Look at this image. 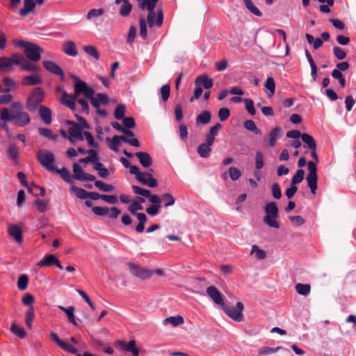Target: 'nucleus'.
I'll return each instance as SVG.
<instances>
[{
	"mask_svg": "<svg viewBox=\"0 0 356 356\" xmlns=\"http://www.w3.org/2000/svg\"><path fill=\"white\" fill-rule=\"evenodd\" d=\"M305 171L302 169L298 170L296 174L293 176L291 183L293 185L300 184L304 179Z\"/></svg>",
	"mask_w": 356,
	"mask_h": 356,
	"instance_id": "5fc2aeb1",
	"label": "nucleus"
},
{
	"mask_svg": "<svg viewBox=\"0 0 356 356\" xmlns=\"http://www.w3.org/2000/svg\"><path fill=\"white\" fill-rule=\"evenodd\" d=\"M126 112V106L124 104H119L115 108V112H114V117L117 120H122L124 118V114Z\"/></svg>",
	"mask_w": 356,
	"mask_h": 356,
	"instance_id": "bf43d9fd",
	"label": "nucleus"
},
{
	"mask_svg": "<svg viewBox=\"0 0 356 356\" xmlns=\"http://www.w3.org/2000/svg\"><path fill=\"white\" fill-rule=\"evenodd\" d=\"M56 265L59 269H63V266L54 254H47L40 260L38 266L40 267L51 266Z\"/></svg>",
	"mask_w": 356,
	"mask_h": 356,
	"instance_id": "f8f14e48",
	"label": "nucleus"
},
{
	"mask_svg": "<svg viewBox=\"0 0 356 356\" xmlns=\"http://www.w3.org/2000/svg\"><path fill=\"white\" fill-rule=\"evenodd\" d=\"M138 181L151 188H154L158 186L156 179L153 177L150 172H145V175L142 176Z\"/></svg>",
	"mask_w": 356,
	"mask_h": 356,
	"instance_id": "393cba45",
	"label": "nucleus"
},
{
	"mask_svg": "<svg viewBox=\"0 0 356 356\" xmlns=\"http://www.w3.org/2000/svg\"><path fill=\"white\" fill-rule=\"evenodd\" d=\"M244 127L249 131H253L257 135L261 134V131L257 129L255 122L252 120L245 121Z\"/></svg>",
	"mask_w": 356,
	"mask_h": 356,
	"instance_id": "09e8293b",
	"label": "nucleus"
},
{
	"mask_svg": "<svg viewBox=\"0 0 356 356\" xmlns=\"http://www.w3.org/2000/svg\"><path fill=\"white\" fill-rule=\"evenodd\" d=\"M35 3L33 0H24V7L20 9L19 14L22 17H26L34 10Z\"/></svg>",
	"mask_w": 356,
	"mask_h": 356,
	"instance_id": "bb28decb",
	"label": "nucleus"
},
{
	"mask_svg": "<svg viewBox=\"0 0 356 356\" xmlns=\"http://www.w3.org/2000/svg\"><path fill=\"white\" fill-rule=\"evenodd\" d=\"M296 290L298 293L302 296H307L311 290V286L308 284H297L296 285Z\"/></svg>",
	"mask_w": 356,
	"mask_h": 356,
	"instance_id": "a18cd8bd",
	"label": "nucleus"
},
{
	"mask_svg": "<svg viewBox=\"0 0 356 356\" xmlns=\"http://www.w3.org/2000/svg\"><path fill=\"white\" fill-rule=\"evenodd\" d=\"M195 86H202L204 88L208 90L213 87V81L207 74H204L195 79Z\"/></svg>",
	"mask_w": 356,
	"mask_h": 356,
	"instance_id": "aec40b11",
	"label": "nucleus"
},
{
	"mask_svg": "<svg viewBox=\"0 0 356 356\" xmlns=\"http://www.w3.org/2000/svg\"><path fill=\"white\" fill-rule=\"evenodd\" d=\"M7 154L9 158L12 159L15 163L18 162L19 150L15 144L9 145L7 149Z\"/></svg>",
	"mask_w": 356,
	"mask_h": 356,
	"instance_id": "e433bc0d",
	"label": "nucleus"
},
{
	"mask_svg": "<svg viewBox=\"0 0 356 356\" xmlns=\"http://www.w3.org/2000/svg\"><path fill=\"white\" fill-rule=\"evenodd\" d=\"M63 51L65 54L70 56L74 57L78 54L76 44L72 40H67L64 42Z\"/></svg>",
	"mask_w": 356,
	"mask_h": 356,
	"instance_id": "b1692460",
	"label": "nucleus"
},
{
	"mask_svg": "<svg viewBox=\"0 0 356 356\" xmlns=\"http://www.w3.org/2000/svg\"><path fill=\"white\" fill-rule=\"evenodd\" d=\"M248 10L256 16H262L261 12L254 6L252 0H243Z\"/></svg>",
	"mask_w": 356,
	"mask_h": 356,
	"instance_id": "79ce46f5",
	"label": "nucleus"
},
{
	"mask_svg": "<svg viewBox=\"0 0 356 356\" xmlns=\"http://www.w3.org/2000/svg\"><path fill=\"white\" fill-rule=\"evenodd\" d=\"M87 86H88V84L83 81H79L77 83H74V94L76 97H78V95H79L81 94H83Z\"/></svg>",
	"mask_w": 356,
	"mask_h": 356,
	"instance_id": "de8ad7c7",
	"label": "nucleus"
},
{
	"mask_svg": "<svg viewBox=\"0 0 356 356\" xmlns=\"http://www.w3.org/2000/svg\"><path fill=\"white\" fill-rule=\"evenodd\" d=\"M159 0H143V2L139 3V8L142 10L147 9L148 15L147 17V22L149 27H152L154 24L157 27H161L163 22V13L162 9L157 10L156 14L154 8Z\"/></svg>",
	"mask_w": 356,
	"mask_h": 356,
	"instance_id": "f03ea898",
	"label": "nucleus"
},
{
	"mask_svg": "<svg viewBox=\"0 0 356 356\" xmlns=\"http://www.w3.org/2000/svg\"><path fill=\"white\" fill-rule=\"evenodd\" d=\"M115 344L123 350L132 353L133 356H139V349L136 347L135 340H131L127 343L121 340H117Z\"/></svg>",
	"mask_w": 356,
	"mask_h": 356,
	"instance_id": "2eb2a0df",
	"label": "nucleus"
},
{
	"mask_svg": "<svg viewBox=\"0 0 356 356\" xmlns=\"http://www.w3.org/2000/svg\"><path fill=\"white\" fill-rule=\"evenodd\" d=\"M104 12H105L104 9H103V8H98V9L93 8V9H91L87 13L86 19L88 21L94 20V19L101 17L102 15H103Z\"/></svg>",
	"mask_w": 356,
	"mask_h": 356,
	"instance_id": "4c0bfd02",
	"label": "nucleus"
},
{
	"mask_svg": "<svg viewBox=\"0 0 356 356\" xmlns=\"http://www.w3.org/2000/svg\"><path fill=\"white\" fill-rule=\"evenodd\" d=\"M132 10V5L129 1H127V3H122L121 6L119 13L120 15L123 17L129 16L131 11Z\"/></svg>",
	"mask_w": 356,
	"mask_h": 356,
	"instance_id": "052dcab7",
	"label": "nucleus"
},
{
	"mask_svg": "<svg viewBox=\"0 0 356 356\" xmlns=\"http://www.w3.org/2000/svg\"><path fill=\"white\" fill-rule=\"evenodd\" d=\"M51 339L62 349L65 350V351L76 354L78 350L77 349L73 346L72 345L65 342L63 340H61L58 334L55 332H51Z\"/></svg>",
	"mask_w": 356,
	"mask_h": 356,
	"instance_id": "ddd939ff",
	"label": "nucleus"
},
{
	"mask_svg": "<svg viewBox=\"0 0 356 356\" xmlns=\"http://www.w3.org/2000/svg\"><path fill=\"white\" fill-rule=\"evenodd\" d=\"M38 113L41 120L45 124H50L52 122V112L51 109L44 105L39 106Z\"/></svg>",
	"mask_w": 356,
	"mask_h": 356,
	"instance_id": "6ab92c4d",
	"label": "nucleus"
},
{
	"mask_svg": "<svg viewBox=\"0 0 356 356\" xmlns=\"http://www.w3.org/2000/svg\"><path fill=\"white\" fill-rule=\"evenodd\" d=\"M92 212L99 216H106L108 214L109 208L106 207H93Z\"/></svg>",
	"mask_w": 356,
	"mask_h": 356,
	"instance_id": "e2e57ef3",
	"label": "nucleus"
},
{
	"mask_svg": "<svg viewBox=\"0 0 356 356\" xmlns=\"http://www.w3.org/2000/svg\"><path fill=\"white\" fill-rule=\"evenodd\" d=\"M266 216L264 217V222L270 227L278 229L280 225L277 221L279 218V209L277 203L271 202L266 204L264 207Z\"/></svg>",
	"mask_w": 356,
	"mask_h": 356,
	"instance_id": "7ed1b4c3",
	"label": "nucleus"
},
{
	"mask_svg": "<svg viewBox=\"0 0 356 356\" xmlns=\"http://www.w3.org/2000/svg\"><path fill=\"white\" fill-rule=\"evenodd\" d=\"M109 98L108 96L105 93H97L96 96L93 98H91V104L92 105L98 108L100 104H107L108 103Z\"/></svg>",
	"mask_w": 356,
	"mask_h": 356,
	"instance_id": "5701e85b",
	"label": "nucleus"
},
{
	"mask_svg": "<svg viewBox=\"0 0 356 356\" xmlns=\"http://www.w3.org/2000/svg\"><path fill=\"white\" fill-rule=\"evenodd\" d=\"M21 68L23 70L27 72H38L40 70V67L31 64L29 61L24 60V63H22Z\"/></svg>",
	"mask_w": 356,
	"mask_h": 356,
	"instance_id": "69168bd1",
	"label": "nucleus"
},
{
	"mask_svg": "<svg viewBox=\"0 0 356 356\" xmlns=\"http://www.w3.org/2000/svg\"><path fill=\"white\" fill-rule=\"evenodd\" d=\"M283 348L282 346H277L276 348H270V347H262L258 350L259 355H268L273 354L278 351L280 349H282Z\"/></svg>",
	"mask_w": 356,
	"mask_h": 356,
	"instance_id": "4d7b16f0",
	"label": "nucleus"
},
{
	"mask_svg": "<svg viewBox=\"0 0 356 356\" xmlns=\"http://www.w3.org/2000/svg\"><path fill=\"white\" fill-rule=\"evenodd\" d=\"M168 323H170L173 326L176 327V326L184 324V318L180 315H177L175 316H170V317L165 318L163 321L164 325H167Z\"/></svg>",
	"mask_w": 356,
	"mask_h": 356,
	"instance_id": "f704fd0d",
	"label": "nucleus"
},
{
	"mask_svg": "<svg viewBox=\"0 0 356 356\" xmlns=\"http://www.w3.org/2000/svg\"><path fill=\"white\" fill-rule=\"evenodd\" d=\"M72 168L74 179L82 181H95L96 177L92 175L84 172L81 167L78 163H74Z\"/></svg>",
	"mask_w": 356,
	"mask_h": 356,
	"instance_id": "9b49d317",
	"label": "nucleus"
},
{
	"mask_svg": "<svg viewBox=\"0 0 356 356\" xmlns=\"http://www.w3.org/2000/svg\"><path fill=\"white\" fill-rule=\"evenodd\" d=\"M123 136H114L112 139L107 138V141H109L108 147L113 151L118 152V147L120 145V141H122Z\"/></svg>",
	"mask_w": 356,
	"mask_h": 356,
	"instance_id": "c9c22d12",
	"label": "nucleus"
},
{
	"mask_svg": "<svg viewBox=\"0 0 356 356\" xmlns=\"http://www.w3.org/2000/svg\"><path fill=\"white\" fill-rule=\"evenodd\" d=\"M250 254H254L256 259L259 260H263L266 257V252L260 249L257 245H253L252 246Z\"/></svg>",
	"mask_w": 356,
	"mask_h": 356,
	"instance_id": "37998d69",
	"label": "nucleus"
},
{
	"mask_svg": "<svg viewBox=\"0 0 356 356\" xmlns=\"http://www.w3.org/2000/svg\"><path fill=\"white\" fill-rule=\"evenodd\" d=\"M222 129V125L220 123H216L214 126L210 128L209 132L207 135L206 140L213 144L215 137L218 135V132Z\"/></svg>",
	"mask_w": 356,
	"mask_h": 356,
	"instance_id": "c756f323",
	"label": "nucleus"
},
{
	"mask_svg": "<svg viewBox=\"0 0 356 356\" xmlns=\"http://www.w3.org/2000/svg\"><path fill=\"white\" fill-rule=\"evenodd\" d=\"M65 123L68 125H71L68 129L70 134L68 139L72 143H75L74 138H76L79 140H83L82 129L79 124L68 120L65 121Z\"/></svg>",
	"mask_w": 356,
	"mask_h": 356,
	"instance_id": "6e6552de",
	"label": "nucleus"
},
{
	"mask_svg": "<svg viewBox=\"0 0 356 356\" xmlns=\"http://www.w3.org/2000/svg\"><path fill=\"white\" fill-rule=\"evenodd\" d=\"M139 26H140V36L143 39L146 40L147 38V22L143 17H140L139 19Z\"/></svg>",
	"mask_w": 356,
	"mask_h": 356,
	"instance_id": "49530a36",
	"label": "nucleus"
},
{
	"mask_svg": "<svg viewBox=\"0 0 356 356\" xmlns=\"http://www.w3.org/2000/svg\"><path fill=\"white\" fill-rule=\"evenodd\" d=\"M58 308L66 314L68 321L70 323L73 324L74 325H77V323L75 321L74 307H65L63 306H58Z\"/></svg>",
	"mask_w": 356,
	"mask_h": 356,
	"instance_id": "473e14b6",
	"label": "nucleus"
},
{
	"mask_svg": "<svg viewBox=\"0 0 356 356\" xmlns=\"http://www.w3.org/2000/svg\"><path fill=\"white\" fill-rule=\"evenodd\" d=\"M0 119L4 122L13 121V123L19 127H25L31 122L28 113L22 111V105L19 102H13L10 106V113L7 108L0 111Z\"/></svg>",
	"mask_w": 356,
	"mask_h": 356,
	"instance_id": "f257e3e1",
	"label": "nucleus"
},
{
	"mask_svg": "<svg viewBox=\"0 0 356 356\" xmlns=\"http://www.w3.org/2000/svg\"><path fill=\"white\" fill-rule=\"evenodd\" d=\"M8 232L18 243L23 241V234L22 229L17 225L11 224L8 227Z\"/></svg>",
	"mask_w": 356,
	"mask_h": 356,
	"instance_id": "a211bd4d",
	"label": "nucleus"
},
{
	"mask_svg": "<svg viewBox=\"0 0 356 356\" xmlns=\"http://www.w3.org/2000/svg\"><path fill=\"white\" fill-rule=\"evenodd\" d=\"M42 80L39 74L29 75L23 78V86H35L42 83Z\"/></svg>",
	"mask_w": 356,
	"mask_h": 356,
	"instance_id": "a878e982",
	"label": "nucleus"
},
{
	"mask_svg": "<svg viewBox=\"0 0 356 356\" xmlns=\"http://www.w3.org/2000/svg\"><path fill=\"white\" fill-rule=\"evenodd\" d=\"M29 277L26 275H21L17 281V287L19 290L24 291L27 289Z\"/></svg>",
	"mask_w": 356,
	"mask_h": 356,
	"instance_id": "13d9d810",
	"label": "nucleus"
},
{
	"mask_svg": "<svg viewBox=\"0 0 356 356\" xmlns=\"http://www.w3.org/2000/svg\"><path fill=\"white\" fill-rule=\"evenodd\" d=\"M42 52L43 49L40 46L32 42L24 49V54L26 58L33 62H38L40 60L41 53Z\"/></svg>",
	"mask_w": 356,
	"mask_h": 356,
	"instance_id": "1a4fd4ad",
	"label": "nucleus"
},
{
	"mask_svg": "<svg viewBox=\"0 0 356 356\" xmlns=\"http://www.w3.org/2000/svg\"><path fill=\"white\" fill-rule=\"evenodd\" d=\"M132 189L136 194H138V195L146 197H149L150 195H152L150 191H149L147 189L143 188L138 186H135V185L132 186Z\"/></svg>",
	"mask_w": 356,
	"mask_h": 356,
	"instance_id": "338daca9",
	"label": "nucleus"
},
{
	"mask_svg": "<svg viewBox=\"0 0 356 356\" xmlns=\"http://www.w3.org/2000/svg\"><path fill=\"white\" fill-rule=\"evenodd\" d=\"M264 86L266 88H267L270 91V96H272L274 95L275 91V83L274 79L273 77L267 78V79L265 82Z\"/></svg>",
	"mask_w": 356,
	"mask_h": 356,
	"instance_id": "774afa93",
	"label": "nucleus"
},
{
	"mask_svg": "<svg viewBox=\"0 0 356 356\" xmlns=\"http://www.w3.org/2000/svg\"><path fill=\"white\" fill-rule=\"evenodd\" d=\"M83 50L88 55H89L90 56H92L96 60L99 59V51L95 46L86 45L83 47Z\"/></svg>",
	"mask_w": 356,
	"mask_h": 356,
	"instance_id": "c03bdc74",
	"label": "nucleus"
},
{
	"mask_svg": "<svg viewBox=\"0 0 356 356\" xmlns=\"http://www.w3.org/2000/svg\"><path fill=\"white\" fill-rule=\"evenodd\" d=\"M161 201L165 202V207L172 206L175 202V198L170 193H164L161 196Z\"/></svg>",
	"mask_w": 356,
	"mask_h": 356,
	"instance_id": "680f3d73",
	"label": "nucleus"
},
{
	"mask_svg": "<svg viewBox=\"0 0 356 356\" xmlns=\"http://www.w3.org/2000/svg\"><path fill=\"white\" fill-rule=\"evenodd\" d=\"M89 154L88 156L80 159L79 162L82 163H95L99 161V156L97 152L94 149H90L87 151Z\"/></svg>",
	"mask_w": 356,
	"mask_h": 356,
	"instance_id": "2f4dec72",
	"label": "nucleus"
},
{
	"mask_svg": "<svg viewBox=\"0 0 356 356\" xmlns=\"http://www.w3.org/2000/svg\"><path fill=\"white\" fill-rule=\"evenodd\" d=\"M307 168L309 173L306 177V180L307 185L311 190V193L314 195L316 194L317 189L318 181L317 167L316 165V163H314L313 161H309L307 163Z\"/></svg>",
	"mask_w": 356,
	"mask_h": 356,
	"instance_id": "423d86ee",
	"label": "nucleus"
},
{
	"mask_svg": "<svg viewBox=\"0 0 356 356\" xmlns=\"http://www.w3.org/2000/svg\"><path fill=\"white\" fill-rule=\"evenodd\" d=\"M130 272L136 277L140 279H147L150 277L153 274L154 271L147 270L140 266L135 265L134 264H129Z\"/></svg>",
	"mask_w": 356,
	"mask_h": 356,
	"instance_id": "9d476101",
	"label": "nucleus"
},
{
	"mask_svg": "<svg viewBox=\"0 0 356 356\" xmlns=\"http://www.w3.org/2000/svg\"><path fill=\"white\" fill-rule=\"evenodd\" d=\"M222 309L226 314L235 321L241 322L243 321V316L242 312L244 306L242 302H238L236 307H229L224 305Z\"/></svg>",
	"mask_w": 356,
	"mask_h": 356,
	"instance_id": "0eeeda50",
	"label": "nucleus"
},
{
	"mask_svg": "<svg viewBox=\"0 0 356 356\" xmlns=\"http://www.w3.org/2000/svg\"><path fill=\"white\" fill-rule=\"evenodd\" d=\"M334 56L338 60H343L346 58V52L341 47L334 46L332 49Z\"/></svg>",
	"mask_w": 356,
	"mask_h": 356,
	"instance_id": "0e129e2a",
	"label": "nucleus"
},
{
	"mask_svg": "<svg viewBox=\"0 0 356 356\" xmlns=\"http://www.w3.org/2000/svg\"><path fill=\"white\" fill-rule=\"evenodd\" d=\"M44 90L40 87L34 88L31 91L26 101V106L27 110L31 113L36 111V110L39 108L40 103L44 100Z\"/></svg>",
	"mask_w": 356,
	"mask_h": 356,
	"instance_id": "20e7f679",
	"label": "nucleus"
},
{
	"mask_svg": "<svg viewBox=\"0 0 356 356\" xmlns=\"http://www.w3.org/2000/svg\"><path fill=\"white\" fill-rule=\"evenodd\" d=\"M301 139L303 141V143L307 145V147L309 149L317 147L316 141L314 137L312 136L311 135L304 133L301 136Z\"/></svg>",
	"mask_w": 356,
	"mask_h": 356,
	"instance_id": "58836bf2",
	"label": "nucleus"
},
{
	"mask_svg": "<svg viewBox=\"0 0 356 356\" xmlns=\"http://www.w3.org/2000/svg\"><path fill=\"white\" fill-rule=\"evenodd\" d=\"M209 142L206 140L205 143L200 144L197 147V153L202 158H208L210 156L211 152V146H212Z\"/></svg>",
	"mask_w": 356,
	"mask_h": 356,
	"instance_id": "cd10ccee",
	"label": "nucleus"
},
{
	"mask_svg": "<svg viewBox=\"0 0 356 356\" xmlns=\"http://www.w3.org/2000/svg\"><path fill=\"white\" fill-rule=\"evenodd\" d=\"M36 157L42 167L50 172L54 170L55 156L51 152L41 149L37 152Z\"/></svg>",
	"mask_w": 356,
	"mask_h": 356,
	"instance_id": "39448f33",
	"label": "nucleus"
},
{
	"mask_svg": "<svg viewBox=\"0 0 356 356\" xmlns=\"http://www.w3.org/2000/svg\"><path fill=\"white\" fill-rule=\"evenodd\" d=\"M282 136V130L280 127H275L273 128L268 136L269 138V143L268 146L270 147H273L277 140L280 138Z\"/></svg>",
	"mask_w": 356,
	"mask_h": 356,
	"instance_id": "4be33fe9",
	"label": "nucleus"
},
{
	"mask_svg": "<svg viewBox=\"0 0 356 356\" xmlns=\"http://www.w3.org/2000/svg\"><path fill=\"white\" fill-rule=\"evenodd\" d=\"M52 172H56L60 175V177L63 178V179L66 181L67 183H72V177L70 175V172L69 170L63 167L61 169H58L56 166L54 168V170L51 171Z\"/></svg>",
	"mask_w": 356,
	"mask_h": 356,
	"instance_id": "c85d7f7f",
	"label": "nucleus"
},
{
	"mask_svg": "<svg viewBox=\"0 0 356 356\" xmlns=\"http://www.w3.org/2000/svg\"><path fill=\"white\" fill-rule=\"evenodd\" d=\"M95 181V186L103 192H112L114 191L115 187L112 184H106L100 180H96Z\"/></svg>",
	"mask_w": 356,
	"mask_h": 356,
	"instance_id": "ea45409f",
	"label": "nucleus"
},
{
	"mask_svg": "<svg viewBox=\"0 0 356 356\" xmlns=\"http://www.w3.org/2000/svg\"><path fill=\"white\" fill-rule=\"evenodd\" d=\"M11 332L19 337L20 339H23L26 337V332L23 328L19 327L16 323H12L10 326Z\"/></svg>",
	"mask_w": 356,
	"mask_h": 356,
	"instance_id": "603ef678",
	"label": "nucleus"
},
{
	"mask_svg": "<svg viewBox=\"0 0 356 356\" xmlns=\"http://www.w3.org/2000/svg\"><path fill=\"white\" fill-rule=\"evenodd\" d=\"M34 315H35V312H34L33 307H29L26 312V319H25L26 324L27 327L29 328H31L32 326V323L34 319Z\"/></svg>",
	"mask_w": 356,
	"mask_h": 356,
	"instance_id": "3c124183",
	"label": "nucleus"
},
{
	"mask_svg": "<svg viewBox=\"0 0 356 356\" xmlns=\"http://www.w3.org/2000/svg\"><path fill=\"white\" fill-rule=\"evenodd\" d=\"M135 156L139 160L140 163L145 168H149L153 162V160L147 152H138L135 154Z\"/></svg>",
	"mask_w": 356,
	"mask_h": 356,
	"instance_id": "412c9836",
	"label": "nucleus"
},
{
	"mask_svg": "<svg viewBox=\"0 0 356 356\" xmlns=\"http://www.w3.org/2000/svg\"><path fill=\"white\" fill-rule=\"evenodd\" d=\"M145 202V200L144 198L138 197L137 200L132 201V203L128 207V210L131 214H134L137 213V211L143 209L142 203H144Z\"/></svg>",
	"mask_w": 356,
	"mask_h": 356,
	"instance_id": "7c9ffc66",
	"label": "nucleus"
},
{
	"mask_svg": "<svg viewBox=\"0 0 356 356\" xmlns=\"http://www.w3.org/2000/svg\"><path fill=\"white\" fill-rule=\"evenodd\" d=\"M3 85L6 86V88H1V92H8L15 86V83L14 80L9 77H4L3 79Z\"/></svg>",
	"mask_w": 356,
	"mask_h": 356,
	"instance_id": "864d4df0",
	"label": "nucleus"
},
{
	"mask_svg": "<svg viewBox=\"0 0 356 356\" xmlns=\"http://www.w3.org/2000/svg\"><path fill=\"white\" fill-rule=\"evenodd\" d=\"M38 133L42 136L51 139L54 141H56L58 139V136L56 134H53L51 130L49 128L40 127L38 128Z\"/></svg>",
	"mask_w": 356,
	"mask_h": 356,
	"instance_id": "a19ab883",
	"label": "nucleus"
},
{
	"mask_svg": "<svg viewBox=\"0 0 356 356\" xmlns=\"http://www.w3.org/2000/svg\"><path fill=\"white\" fill-rule=\"evenodd\" d=\"M71 190L75 193L78 198L81 200H85L88 198V192L86 191V190L75 186H72L71 187Z\"/></svg>",
	"mask_w": 356,
	"mask_h": 356,
	"instance_id": "6e6d98bb",
	"label": "nucleus"
},
{
	"mask_svg": "<svg viewBox=\"0 0 356 356\" xmlns=\"http://www.w3.org/2000/svg\"><path fill=\"white\" fill-rule=\"evenodd\" d=\"M207 293L216 304L220 305L222 307L225 305L222 296L216 286H209L207 289Z\"/></svg>",
	"mask_w": 356,
	"mask_h": 356,
	"instance_id": "f3484780",
	"label": "nucleus"
},
{
	"mask_svg": "<svg viewBox=\"0 0 356 356\" xmlns=\"http://www.w3.org/2000/svg\"><path fill=\"white\" fill-rule=\"evenodd\" d=\"M211 118V113L209 111H203L196 118V124H207L210 122Z\"/></svg>",
	"mask_w": 356,
	"mask_h": 356,
	"instance_id": "72a5a7b5",
	"label": "nucleus"
},
{
	"mask_svg": "<svg viewBox=\"0 0 356 356\" xmlns=\"http://www.w3.org/2000/svg\"><path fill=\"white\" fill-rule=\"evenodd\" d=\"M11 63L8 57H0V72L2 73L7 72L11 66Z\"/></svg>",
	"mask_w": 356,
	"mask_h": 356,
	"instance_id": "8fccbe9b",
	"label": "nucleus"
},
{
	"mask_svg": "<svg viewBox=\"0 0 356 356\" xmlns=\"http://www.w3.org/2000/svg\"><path fill=\"white\" fill-rule=\"evenodd\" d=\"M76 98L77 97L74 94H69L67 92H64L62 95L60 102L70 110L75 111L76 110Z\"/></svg>",
	"mask_w": 356,
	"mask_h": 356,
	"instance_id": "dca6fc26",
	"label": "nucleus"
},
{
	"mask_svg": "<svg viewBox=\"0 0 356 356\" xmlns=\"http://www.w3.org/2000/svg\"><path fill=\"white\" fill-rule=\"evenodd\" d=\"M44 67L49 72L60 76L61 81L65 80L64 72L62 68L55 63L50 60H44L42 62Z\"/></svg>",
	"mask_w": 356,
	"mask_h": 356,
	"instance_id": "4468645a",
	"label": "nucleus"
}]
</instances>
